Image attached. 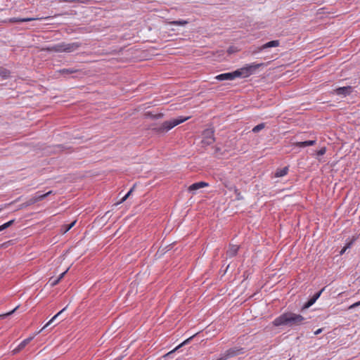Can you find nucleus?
<instances>
[{
    "instance_id": "f257e3e1",
    "label": "nucleus",
    "mask_w": 360,
    "mask_h": 360,
    "mask_svg": "<svg viewBox=\"0 0 360 360\" xmlns=\"http://www.w3.org/2000/svg\"><path fill=\"white\" fill-rule=\"evenodd\" d=\"M305 319L300 314L292 312L284 313L276 318L273 321L275 326H287L289 327H295L304 323Z\"/></svg>"
},
{
    "instance_id": "f03ea898",
    "label": "nucleus",
    "mask_w": 360,
    "mask_h": 360,
    "mask_svg": "<svg viewBox=\"0 0 360 360\" xmlns=\"http://www.w3.org/2000/svg\"><path fill=\"white\" fill-rule=\"evenodd\" d=\"M188 118L189 117H179L170 120H167L164 122L161 125L153 128V130L159 134L166 133L170 129H172L173 127L186 121L187 120H188Z\"/></svg>"
},
{
    "instance_id": "7ed1b4c3",
    "label": "nucleus",
    "mask_w": 360,
    "mask_h": 360,
    "mask_svg": "<svg viewBox=\"0 0 360 360\" xmlns=\"http://www.w3.org/2000/svg\"><path fill=\"white\" fill-rule=\"evenodd\" d=\"M80 46V44L78 42H73V43H59L58 44H55L53 46H49L46 49L49 51H53V52H67L70 53L73 52L79 49Z\"/></svg>"
},
{
    "instance_id": "20e7f679",
    "label": "nucleus",
    "mask_w": 360,
    "mask_h": 360,
    "mask_svg": "<svg viewBox=\"0 0 360 360\" xmlns=\"http://www.w3.org/2000/svg\"><path fill=\"white\" fill-rule=\"evenodd\" d=\"M262 63H252L236 70V75L238 77L245 78L254 74L256 70L262 65Z\"/></svg>"
},
{
    "instance_id": "39448f33",
    "label": "nucleus",
    "mask_w": 360,
    "mask_h": 360,
    "mask_svg": "<svg viewBox=\"0 0 360 360\" xmlns=\"http://www.w3.org/2000/svg\"><path fill=\"white\" fill-rule=\"evenodd\" d=\"M243 353L244 352L243 348H231L222 354L217 360H226L231 357H233Z\"/></svg>"
},
{
    "instance_id": "423d86ee",
    "label": "nucleus",
    "mask_w": 360,
    "mask_h": 360,
    "mask_svg": "<svg viewBox=\"0 0 360 360\" xmlns=\"http://www.w3.org/2000/svg\"><path fill=\"white\" fill-rule=\"evenodd\" d=\"M214 131L212 129H207L202 132V143L204 146H210L214 142Z\"/></svg>"
},
{
    "instance_id": "0eeeda50",
    "label": "nucleus",
    "mask_w": 360,
    "mask_h": 360,
    "mask_svg": "<svg viewBox=\"0 0 360 360\" xmlns=\"http://www.w3.org/2000/svg\"><path fill=\"white\" fill-rule=\"evenodd\" d=\"M353 91V87L351 86H342L337 88L334 90L333 93L337 95H340L344 97L349 95Z\"/></svg>"
},
{
    "instance_id": "6e6552de",
    "label": "nucleus",
    "mask_w": 360,
    "mask_h": 360,
    "mask_svg": "<svg viewBox=\"0 0 360 360\" xmlns=\"http://www.w3.org/2000/svg\"><path fill=\"white\" fill-rule=\"evenodd\" d=\"M236 71H233L232 72H226L220 74L215 77V79L219 81H224V80H233L236 78H237V75H236Z\"/></svg>"
},
{
    "instance_id": "1a4fd4ad",
    "label": "nucleus",
    "mask_w": 360,
    "mask_h": 360,
    "mask_svg": "<svg viewBox=\"0 0 360 360\" xmlns=\"http://www.w3.org/2000/svg\"><path fill=\"white\" fill-rule=\"evenodd\" d=\"M323 290H324V288L321 289L319 292L314 294L312 297H311L307 302L304 303V304L302 307V309H308L311 306H312L316 302V301L319 299V297L321 296V295Z\"/></svg>"
},
{
    "instance_id": "9d476101",
    "label": "nucleus",
    "mask_w": 360,
    "mask_h": 360,
    "mask_svg": "<svg viewBox=\"0 0 360 360\" xmlns=\"http://www.w3.org/2000/svg\"><path fill=\"white\" fill-rule=\"evenodd\" d=\"M208 184L206 183V182H204V181H199V182H196V183H194L193 184H191L188 188V191L189 192H192L193 194H195V191L200 188H205V187H207L208 186Z\"/></svg>"
},
{
    "instance_id": "9b49d317",
    "label": "nucleus",
    "mask_w": 360,
    "mask_h": 360,
    "mask_svg": "<svg viewBox=\"0 0 360 360\" xmlns=\"http://www.w3.org/2000/svg\"><path fill=\"white\" fill-rule=\"evenodd\" d=\"M193 337H195V335H192L191 336L190 338H187L186 340H184L182 343H181L179 345H178L175 349H174L173 350L170 351L169 352L167 353L164 357L165 358H169L171 357V356L177 350L179 349L180 347H181L183 345H185L186 344H188V342H190V341L193 338Z\"/></svg>"
},
{
    "instance_id": "f8f14e48",
    "label": "nucleus",
    "mask_w": 360,
    "mask_h": 360,
    "mask_svg": "<svg viewBox=\"0 0 360 360\" xmlns=\"http://www.w3.org/2000/svg\"><path fill=\"white\" fill-rule=\"evenodd\" d=\"M279 45H280L279 40H273V41H269V42L263 44L262 46H260L258 49V51H262V50L268 49V48L277 47Z\"/></svg>"
},
{
    "instance_id": "ddd939ff",
    "label": "nucleus",
    "mask_w": 360,
    "mask_h": 360,
    "mask_svg": "<svg viewBox=\"0 0 360 360\" xmlns=\"http://www.w3.org/2000/svg\"><path fill=\"white\" fill-rule=\"evenodd\" d=\"M239 250V246L238 245H229V248L226 252V255L229 257H233L236 255L238 251Z\"/></svg>"
},
{
    "instance_id": "4468645a",
    "label": "nucleus",
    "mask_w": 360,
    "mask_h": 360,
    "mask_svg": "<svg viewBox=\"0 0 360 360\" xmlns=\"http://www.w3.org/2000/svg\"><path fill=\"white\" fill-rule=\"evenodd\" d=\"M44 18H13L9 20L11 22H30L35 20H41Z\"/></svg>"
},
{
    "instance_id": "2eb2a0df",
    "label": "nucleus",
    "mask_w": 360,
    "mask_h": 360,
    "mask_svg": "<svg viewBox=\"0 0 360 360\" xmlns=\"http://www.w3.org/2000/svg\"><path fill=\"white\" fill-rule=\"evenodd\" d=\"M316 143V140H310L305 141L296 142L295 145L297 147L304 148L307 146H314Z\"/></svg>"
},
{
    "instance_id": "dca6fc26",
    "label": "nucleus",
    "mask_w": 360,
    "mask_h": 360,
    "mask_svg": "<svg viewBox=\"0 0 360 360\" xmlns=\"http://www.w3.org/2000/svg\"><path fill=\"white\" fill-rule=\"evenodd\" d=\"M53 193L52 191H50L44 194H41L39 192H37L34 194V197L36 198L37 202H39L45 199L47 196L51 195Z\"/></svg>"
},
{
    "instance_id": "f3484780",
    "label": "nucleus",
    "mask_w": 360,
    "mask_h": 360,
    "mask_svg": "<svg viewBox=\"0 0 360 360\" xmlns=\"http://www.w3.org/2000/svg\"><path fill=\"white\" fill-rule=\"evenodd\" d=\"M37 200H36V198L34 196H32V198H30V199H28L27 201H25V202H23L20 207L21 208H24V207H29L32 205H34L35 203H37Z\"/></svg>"
},
{
    "instance_id": "a211bd4d",
    "label": "nucleus",
    "mask_w": 360,
    "mask_h": 360,
    "mask_svg": "<svg viewBox=\"0 0 360 360\" xmlns=\"http://www.w3.org/2000/svg\"><path fill=\"white\" fill-rule=\"evenodd\" d=\"M288 171V168L287 167H285L282 169H278L276 170L275 173V176L276 177H281L287 174Z\"/></svg>"
},
{
    "instance_id": "6ab92c4d",
    "label": "nucleus",
    "mask_w": 360,
    "mask_h": 360,
    "mask_svg": "<svg viewBox=\"0 0 360 360\" xmlns=\"http://www.w3.org/2000/svg\"><path fill=\"white\" fill-rule=\"evenodd\" d=\"M169 25H180V26H184L188 23V21L184 20H173L169 21L167 22Z\"/></svg>"
},
{
    "instance_id": "aec40b11",
    "label": "nucleus",
    "mask_w": 360,
    "mask_h": 360,
    "mask_svg": "<svg viewBox=\"0 0 360 360\" xmlns=\"http://www.w3.org/2000/svg\"><path fill=\"white\" fill-rule=\"evenodd\" d=\"M34 338V336H32V337H30V338H27L26 339H25L23 341H22L19 346H20V349H23L25 348Z\"/></svg>"
},
{
    "instance_id": "412c9836",
    "label": "nucleus",
    "mask_w": 360,
    "mask_h": 360,
    "mask_svg": "<svg viewBox=\"0 0 360 360\" xmlns=\"http://www.w3.org/2000/svg\"><path fill=\"white\" fill-rule=\"evenodd\" d=\"M67 307H64L62 310H60L58 313H57L44 326V328H46L49 326L58 316H59L65 309Z\"/></svg>"
},
{
    "instance_id": "4be33fe9",
    "label": "nucleus",
    "mask_w": 360,
    "mask_h": 360,
    "mask_svg": "<svg viewBox=\"0 0 360 360\" xmlns=\"http://www.w3.org/2000/svg\"><path fill=\"white\" fill-rule=\"evenodd\" d=\"M77 71V70L72 69V68H65V69L60 70L59 72L62 75H69V74L75 73Z\"/></svg>"
},
{
    "instance_id": "5701e85b",
    "label": "nucleus",
    "mask_w": 360,
    "mask_h": 360,
    "mask_svg": "<svg viewBox=\"0 0 360 360\" xmlns=\"http://www.w3.org/2000/svg\"><path fill=\"white\" fill-rule=\"evenodd\" d=\"M68 270V269L66 271H65L64 272H63L62 274H60L59 277L57 279L53 281V282L51 284V286H54V285H57L59 283V281L63 278L65 274L67 273Z\"/></svg>"
},
{
    "instance_id": "b1692460",
    "label": "nucleus",
    "mask_w": 360,
    "mask_h": 360,
    "mask_svg": "<svg viewBox=\"0 0 360 360\" xmlns=\"http://www.w3.org/2000/svg\"><path fill=\"white\" fill-rule=\"evenodd\" d=\"M265 127L264 123L259 124L252 129L254 133H257Z\"/></svg>"
},
{
    "instance_id": "393cba45",
    "label": "nucleus",
    "mask_w": 360,
    "mask_h": 360,
    "mask_svg": "<svg viewBox=\"0 0 360 360\" xmlns=\"http://www.w3.org/2000/svg\"><path fill=\"white\" fill-rule=\"evenodd\" d=\"M14 222V220H11L5 224H4L3 225L0 226V231L8 228L10 226H11Z\"/></svg>"
},
{
    "instance_id": "a878e982",
    "label": "nucleus",
    "mask_w": 360,
    "mask_h": 360,
    "mask_svg": "<svg viewBox=\"0 0 360 360\" xmlns=\"http://www.w3.org/2000/svg\"><path fill=\"white\" fill-rule=\"evenodd\" d=\"M10 72L4 68H0V76L4 78L8 77Z\"/></svg>"
},
{
    "instance_id": "bb28decb",
    "label": "nucleus",
    "mask_w": 360,
    "mask_h": 360,
    "mask_svg": "<svg viewBox=\"0 0 360 360\" xmlns=\"http://www.w3.org/2000/svg\"><path fill=\"white\" fill-rule=\"evenodd\" d=\"M19 307V306H17L15 309H13L12 311H9V312H7L6 314H1L0 315V319H4V318H6L11 314H13L15 311L16 309Z\"/></svg>"
},
{
    "instance_id": "cd10ccee",
    "label": "nucleus",
    "mask_w": 360,
    "mask_h": 360,
    "mask_svg": "<svg viewBox=\"0 0 360 360\" xmlns=\"http://www.w3.org/2000/svg\"><path fill=\"white\" fill-rule=\"evenodd\" d=\"M134 190V187L131 188L129 192L121 199V200L117 203V204H120V203H122L124 201H125L129 197V195H131V193H132Z\"/></svg>"
},
{
    "instance_id": "c85d7f7f",
    "label": "nucleus",
    "mask_w": 360,
    "mask_h": 360,
    "mask_svg": "<svg viewBox=\"0 0 360 360\" xmlns=\"http://www.w3.org/2000/svg\"><path fill=\"white\" fill-rule=\"evenodd\" d=\"M134 190V187L131 188L129 192L121 199V200L117 203V204H120V203H122L124 201H125L129 197V195H131V193H132Z\"/></svg>"
},
{
    "instance_id": "c756f323",
    "label": "nucleus",
    "mask_w": 360,
    "mask_h": 360,
    "mask_svg": "<svg viewBox=\"0 0 360 360\" xmlns=\"http://www.w3.org/2000/svg\"><path fill=\"white\" fill-rule=\"evenodd\" d=\"M134 190V187L131 188L129 192L121 199V200L117 203V204H120V203H122L124 201H125L129 197V195H131V193H132Z\"/></svg>"
},
{
    "instance_id": "7c9ffc66",
    "label": "nucleus",
    "mask_w": 360,
    "mask_h": 360,
    "mask_svg": "<svg viewBox=\"0 0 360 360\" xmlns=\"http://www.w3.org/2000/svg\"><path fill=\"white\" fill-rule=\"evenodd\" d=\"M134 190V187L131 188L129 192L121 199V200L117 203V204H120V203H122L124 201H125L129 197V195H131V193H132Z\"/></svg>"
},
{
    "instance_id": "2f4dec72",
    "label": "nucleus",
    "mask_w": 360,
    "mask_h": 360,
    "mask_svg": "<svg viewBox=\"0 0 360 360\" xmlns=\"http://www.w3.org/2000/svg\"><path fill=\"white\" fill-rule=\"evenodd\" d=\"M326 148L325 147H323L316 152V155L318 156H321V155H323L326 153Z\"/></svg>"
},
{
    "instance_id": "473e14b6",
    "label": "nucleus",
    "mask_w": 360,
    "mask_h": 360,
    "mask_svg": "<svg viewBox=\"0 0 360 360\" xmlns=\"http://www.w3.org/2000/svg\"><path fill=\"white\" fill-rule=\"evenodd\" d=\"M75 223H76V221H75L72 222L71 224H68L65 227V232L68 231L72 227H73V226L75 225Z\"/></svg>"
},
{
    "instance_id": "72a5a7b5",
    "label": "nucleus",
    "mask_w": 360,
    "mask_h": 360,
    "mask_svg": "<svg viewBox=\"0 0 360 360\" xmlns=\"http://www.w3.org/2000/svg\"><path fill=\"white\" fill-rule=\"evenodd\" d=\"M352 242H350L349 243L347 246H345L343 249H342V250L340 251V254L342 255L345 253V252L346 251V250L349 248H350V246L352 245Z\"/></svg>"
},
{
    "instance_id": "f704fd0d",
    "label": "nucleus",
    "mask_w": 360,
    "mask_h": 360,
    "mask_svg": "<svg viewBox=\"0 0 360 360\" xmlns=\"http://www.w3.org/2000/svg\"><path fill=\"white\" fill-rule=\"evenodd\" d=\"M22 349H20V346L18 345L15 349H14L13 351H12V353L13 354H15L17 353H18L20 350H22Z\"/></svg>"
},
{
    "instance_id": "c9c22d12",
    "label": "nucleus",
    "mask_w": 360,
    "mask_h": 360,
    "mask_svg": "<svg viewBox=\"0 0 360 360\" xmlns=\"http://www.w3.org/2000/svg\"><path fill=\"white\" fill-rule=\"evenodd\" d=\"M360 305V301L349 306V309H354Z\"/></svg>"
},
{
    "instance_id": "e433bc0d",
    "label": "nucleus",
    "mask_w": 360,
    "mask_h": 360,
    "mask_svg": "<svg viewBox=\"0 0 360 360\" xmlns=\"http://www.w3.org/2000/svg\"><path fill=\"white\" fill-rule=\"evenodd\" d=\"M321 332H322V328H319V329H318L317 330H316V331L314 332V334H315V335H319V333H321Z\"/></svg>"
},
{
    "instance_id": "4c0bfd02",
    "label": "nucleus",
    "mask_w": 360,
    "mask_h": 360,
    "mask_svg": "<svg viewBox=\"0 0 360 360\" xmlns=\"http://www.w3.org/2000/svg\"><path fill=\"white\" fill-rule=\"evenodd\" d=\"M235 192L237 193V199L238 200L241 199L240 194V193H238V190L237 189H236Z\"/></svg>"
},
{
    "instance_id": "58836bf2",
    "label": "nucleus",
    "mask_w": 360,
    "mask_h": 360,
    "mask_svg": "<svg viewBox=\"0 0 360 360\" xmlns=\"http://www.w3.org/2000/svg\"><path fill=\"white\" fill-rule=\"evenodd\" d=\"M65 1H66V2H76V1H77V0H71V1H70V0H65Z\"/></svg>"
},
{
    "instance_id": "ea45409f",
    "label": "nucleus",
    "mask_w": 360,
    "mask_h": 360,
    "mask_svg": "<svg viewBox=\"0 0 360 360\" xmlns=\"http://www.w3.org/2000/svg\"><path fill=\"white\" fill-rule=\"evenodd\" d=\"M121 359H122L121 357H118V358L115 359V360H121Z\"/></svg>"
},
{
    "instance_id": "a19ab883",
    "label": "nucleus",
    "mask_w": 360,
    "mask_h": 360,
    "mask_svg": "<svg viewBox=\"0 0 360 360\" xmlns=\"http://www.w3.org/2000/svg\"><path fill=\"white\" fill-rule=\"evenodd\" d=\"M161 116H162V115L160 114V115H157L156 117H160Z\"/></svg>"
},
{
    "instance_id": "79ce46f5",
    "label": "nucleus",
    "mask_w": 360,
    "mask_h": 360,
    "mask_svg": "<svg viewBox=\"0 0 360 360\" xmlns=\"http://www.w3.org/2000/svg\"><path fill=\"white\" fill-rule=\"evenodd\" d=\"M44 327H43V328H42V329H41V330H39V331H38V333H41V331L42 330H44Z\"/></svg>"
},
{
    "instance_id": "37998d69",
    "label": "nucleus",
    "mask_w": 360,
    "mask_h": 360,
    "mask_svg": "<svg viewBox=\"0 0 360 360\" xmlns=\"http://www.w3.org/2000/svg\"><path fill=\"white\" fill-rule=\"evenodd\" d=\"M44 327H43V328H42V329H41V330H39V331H38V333H41V331L42 330H44Z\"/></svg>"
}]
</instances>
